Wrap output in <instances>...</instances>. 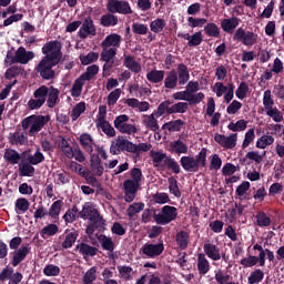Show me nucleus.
<instances>
[{
  "mask_svg": "<svg viewBox=\"0 0 284 284\" xmlns=\"http://www.w3.org/2000/svg\"><path fill=\"white\" fill-rule=\"evenodd\" d=\"M44 276H59L61 274V268L54 264H48L43 268Z\"/></svg>",
  "mask_w": 284,
  "mask_h": 284,
  "instance_id": "obj_62",
  "label": "nucleus"
},
{
  "mask_svg": "<svg viewBox=\"0 0 284 284\" xmlns=\"http://www.w3.org/2000/svg\"><path fill=\"white\" fill-rule=\"evenodd\" d=\"M146 79L150 83H161L165 79V71L163 70H151L146 73Z\"/></svg>",
  "mask_w": 284,
  "mask_h": 284,
  "instance_id": "obj_37",
  "label": "nucleus"
},
{
  "mask_svg": "<svg viewBox=\"0 0 284 284\" xmlns=\"http://www.w3.org/2000/svg\"><path fill=\"white\" fill-rule=\"evenodd\" d=\"M20 176H34V166L30 162H24L19 165Z\"/></svg>",
  "mask_w": 284,
  "mask_h": 284,
  "instance_id": "obj_57",
  "label": "nucleus"
},
{
  "mask_svg": "<svg viewBox=\"0 0 284 284\" xmlns=\"http://www.w3.org/2000/svg\"><path fill=\"white\" fill-rule=\"evenodd\" d=\"M178 37L180 39H185V41H189V48H196V45H201V43H203V33H201V31L195 32L193 36H190V33L179 32Z\"/></svg>",
  "mask_w": 284,
  "mask_h": 284,
  "instance_id": "obj_20",
  "label": "nucleus"
},
{
  "mask_svg": "<svg viewBox=\"0 0 284 284\" xmlns=\"http://www.w3.org/2000/svg\"><path fill=\"white\" fill-rule=\"evenodd\" d=\"M100 26H102V28H114V26H119V17L109 11V13L100 18Z\"/></svg>",
  "mask_w": 284,
  "mask_h": 284,
  "instance_id": "obj_26",
  "label": "nucleus"
},
{
  "mask_svg": "<svg viewBox=\"0 0 284 284\" xmlns=\"http://www.w3.org/2000/svg\"><path fill=\"white\" fill-rule=\"evenodd\" d=\"M144 207H145V204L143 202L133 203L128 207L126 214L130 219H134V216H136L139 212H143Z\"/></svg>",
  "mask_w": 284,
  "mask_h": 284,
  "instance_id": "obj_50",
  "label": "nucleus"
},
{
  "mask_svg": "<svg viewBox=\"0 0 284 284\" xmlns=\"http://www.w3.org/2000/svg\"><path fill=\"white\" fill-rule=\"evenodd\" d=\"M63 207V200H57L52 203L48 211V215L51 216V219H59V215L61 214V209Z\"/></svg>",
  "mask_w": 284,
  "mask_h": 284,
  "instance_id": "obj_44",
  "label": "nucleus"
},
{
  "mask_svg": "<svg viewBox=\"0 0 284 284\" xmlns=\"http://www.w3.org/2000/svg\"><path fill=\"white\" fill-rule=\"evenodd\" d=\"M255 219L258 227H270L272 225V219L267 215L266 212H257Z\"/></svg>",
  "mask_w": 284,
  "mask_h": 284,
  "instance_id": "obj_40",
  "label": "nucleus"
},
{
  "mask_svg": "<svg viewBox=\"0 0 284 284\" xmlns=\"http://www.w3.org/2000/svg\"><path fill=\"white\" fill-rule=\"evenodd\" d=\"M28 141V136L23 132H14L10 135V143L11 145H26Z\"/></svg>",
  "mask_w": 284,
  "mask_h": 284,
  "instance_id": "obj_46",
  "label": "nucleus"
},
{
  "mask_svg": "<svg viewBox=\"0 0 284 284\" xmlns=\"http://www.w3.org/2000/svg\"><path fill=\"white\" fill-rule=\"evenodd\" d=\"M139 182H134L133 180H125L123 182L124 187V201L126 203H132L134 199H136V192H139Z\"/></svg>",
  "mask_w": 284,
  "mask_h": 284,
  "instance_id": "obj_15",
  "label": "nucleus"
},
{
  "mask_svg": "<svg viewBox=\"0 0 284 284\" xmlns=\"http://www.w3.org/2000/svg\"><path fill=\"white\" fill-rule=\"evenodd\" d=\"M62 49L63 44L59 40L45 42L41 48V52L44 57H42L40 62L36 65L34 72L40 74L43 81H52V79L57 77L54 68H57L63 59Z\"/></svg>",
  "mask_w": 284,
  "mask_h": 284,
  "instance_id": "obj_1",
  "label": "nucleus"
},
{
  "mask_svg": "<svg viewBox=\"0 0 284 284\" xmlns=\"http://www.w3.org/2000/svg\"><path fill=\"white\" fill-rule=\"evenodd\" d=\"M165 250V245L163 244V240H160L158 244L145 243L141 247L142 254L148 258H156V256H161Z\"/></svg>",
  "mask_w": 284,
  "mask_h": 284,
  "instance_id": "obj_11",
  "label": "nucleus"
},
{
  "mask_svg": "<svg viewBox=\"0 0 284 284\" xmlns=\"http://www.w3.org/2000/svg\"><path fill=\"white\" fill-rule=\"evenodd\" d=\"M239 23H241V19H239L237 17H232L229 19H223L221 21V28L227 34H234V31L236 30V28H239Z\"/></svg>",
  "mask_w": 284,
  "mask_h": 284,
  "instance_id": "obj_21",
  "label": "nucleus"
},
{
  "mask_svg": "<svg viewBox=\"0 0 284 284\" xmlns=\"http://www.w3.org/2000/svg\"><path fill=\"white\" fill-rule=\"evenodd\" d=\"M175 243L180 250H187V245H190V232L180 231L175 235Z\"/></svg>",
  "mask_w": 284,
  "mask_h": 284,
  "instance_id": "obj_30",
  "label": "nucleus"
},
{
  "mask_svg": "<svg viewBox=\"0 0 284 284\" xmlns=\"http://www.w3.org/2000/svg\"><path fill=\"white\" fill-rule=\"evenodd\" d=\"M106 10L111 14H132V7L125 0H108Z\"/></svg>",
  "mask_w": 284,
  "mask_h": 284,
  "instance_id": "obj_9",
  "label": "nucleus"
},
{
  "mask_svg": "<svg viewBox=\"0 0 284 284\" xmlns=\"http://www.w3.org/2000/svg\"><path fill=\"white\" fill-rule=\"evenodd\" d=\"M98 241L102 250H104V252H109V258H114V250L116 248V244L114 243V240H112V237L105 234H101L98 237Z\"/></svg>",
  "mask_w": 284,
  "mask_h": 284,
  "instance_id": "obj_17",
  "label": "nucleus"
},
{
  "mask_svg": "<svg viewBox=\"0 0 284 284\" xmlns=\"http://www.w3.org/2000/svg\"><path fill=\"white\" fill-rule=\"evenodd\" d=\"M263 105L266 112V116L273 119L275 123L283 121V112L278 108L274 106V99H272V91L266 90L263 95Z\"/></svg>",
  "mask_w": 284,
  "mask_h": 284,
  "instance_id": "obj_5",
  "label": "nucleus"
},
{
  "mask_svg": "<svg viewBox=\"0 0 284 284\" xmlns=\"http://www.w3.org/2000/svg\"><path fill=\"white\" fill-rule=\"evenodd\" d=\"M123 65L134 74H139L142 70L141 64L132 55H124Z\"/></svg>",
  "mask_w": 284,
  "mask_h": 284,
  "instance_id": "obj_32",
  "label": "nucleus"
},
{
  "mask_svg": "<svg viewBox=\"0 0 284 284\" xmlns=\"http://www.w3.org/2000/svg\"><path fill=\"white\" fill-rule=\"evenodd\" d=\"M211 267L212 266H210V261L207 260V257H205V254L200 253L197 255V272L200 276H205V274L210 272Z\"/></svg>",
  "mask_w": 284,
  "mask_h": 284,
  "instance_id": "obj_28",
  "label": "nucleus"
},
{
  "mask_svg": "<svg viewBox=\"0 0 284 284\" xmlns=\"http://www.w3.org/2000/svg\"><path fill=\"white\" fill-rule=\"evenodd\" d=\"M144 125L151 130V132H159V121L156 120V115L154 113L145 115Z\"/></svg>",
  "mask_w": 284,
  "mask_h": 284,
  "instance_id": "obj_42",
  "label": "nucleus"
},
{
  "mask_svg": "<svg viewBox=\"0 0 284 284\" xmlns=\"http://www.w3.org/2000/svg\"><path fill=\"white\" fill-rule=\"evenodd\" d=\"M205 99V93L199 92V93H189L186 97V102L189 105H199Z\"/></svg>",
  "mask_w": 284,
  "mask_h": 284,
  "instance_id": "obj_53",
  "label": "nucleus"
},
{
  "mask_svg": "<svg viewBox=\"0 0 284 284\" xmlns=\"http://www.w3.org/2000/svg\"><path fill=\"white\" fill-rule=\"evenodd\" d=\"M97 74H99V65L92 64L87 68V71L82 73L81 77L87 81H92Z\"/></svg>",
  "mask_w": 284,
  "mask_h": 284,
  "instance_id": "obj_56",
  "label": "nucleus"
},
{
  "mask_svg": "<svg viewBox=\"0 0 284 284\" xmlns=\"http://www.w3.org/2000/svg\"><path fill=\"white\" fill-rule=\"evenodd\" d=\"M132 32L133 34H140V36H143V34H148V24H143L141 22H133L132 26Z\"/></svg>",
  "mask_w": 284,
  "mask_h": 284,
  "instance_id": "obj_63",
  "label": "nucleus"
},
{
  "mask_svg": "<svg viewBox=\"0 0 284 284\" xmlns=\"http://www.w3.org/2000/svg\"><path fill=\"white\" fill-rule=\"evenodd\" d=\"M189 104L187 102H178L171 105V114H185L187 112Z\"/></svg>",
  "mask_w": 284,
  "mask_h": 284,
  "instance_id": "obj_59",
  "label": "nucleus"
},
{
  "mask_svg": "<svg viewBox=\"0 0 284 284\" xmlns=\"http://www.w3.org/2000/svg\"><path fill=\"white\" fill-rule=\"evenodd\" d=\"M100 61H103V74L110 72L114 68V57H116V48H103L100 54Z\"/></svg>",
  "mask_w": 284,
  "mask_h": 284,
  "instance_id": "obj_12",
  "label": "nucleus"
},
{
  "mask_svg": "<svg viewBox=\"0 0 284 284\" xmlns=\"http://www.w3.org/2000/svg\"><path fill=\"white\" fill-rule=\"evenodd\" d=\"M179 85V75L176 70H171L164 79V88L166 90H174Z\"/></svg>",
  "mask_w": 284,
  "mask_h": 284,
  "instance_id": "obj_34",
  "label": "nucleus"
},
{
  "mask_svg": "<svg viewBox=\"0 0 284 284\" xmlns=\"http://www.w3.org/2000/svg\"><path fill=\"white\" fill-rule=\"evenodd\" d=\"M150 156L153 161L154 168L165 166V161H168V159H170V156H168V154H165L161 151H154V150H152L150 152Z\"/></svg>",
  "mask_w": 284,
  "mask_h": 284,
  "instance_id": "obj_27",
  "label": "nucleus"
},
{
  "mask_svg": "<svg viewBox=\"0 0 284 284\" xmlns=\"http://www.w3.org/2000/svg\"><path fill=\"white\" fill-rule=\"evenodd\" d=\"M79 207L77 205H73L72 209H69L65 214L63 215V220L65 223H74L77 219H79Z\"/></svg>",
  "mask_w": 284,
  "mask_h": 284,
  "instance_id": "obj_54",
  "label": "nucleus"
},
{
  "mask_svg": "<svg viewBox=\"0 0 284 284\" xmlns=\"http://www.w3.org/2000/svg\"><path fill=\"white\" fill-rule=\"evenodd\" d=\"M32 59H34V52L27 51L24 47H19L16 53L12 52V50L7 52L4 62L9 63V65H14V63L26 65L30 63Z\"/></svg>",
  "mask_w": 284,
  "mask_h": 284,
  "instance_id": "obj_3",
  "label": "nucleus"
},
{
  "mask_svg": "<svg viewBox=\"0 0 284 284\" xmlns=\"http://www.w3.org/2000/svg\"><path fill=\"white\" fill-rule=\"evenodd\" d=\"M90 170L94 176H103V172H105L103 162L97 153L90 155Z\"/></svg>",
  "mask_w": 284,
  "mask_h": 284,
  "instance_id": "obj_19",
  "label": "nucleus"
},
{
  "mask_svg": "<svg viewBox=\"0 0 284 284\" xmlns=\"http://www.w3.org/2000/svg\"><path fill=\"white\" fill-rule=\"evenodd\" d=\"M165 26H168V23L165 22V19L158 18L151 21L150 30L151 32H154V34H159V32H163V30H165Z\"/></svg>",
  "mask_w": 284,
  "mask_h": 284,
  "instance_id": "obj_43",
  "label": "nucleus"
},
{
  "mask_svg": "<svg viewBox=\"0 0 284 284\" xmlns=\"http://www.w3.org/2000/svg\"><path fill=\"white\" fill-rule=\"evenodd\" d=\"M179 210L175 206L164 205L160 213H154L153 219L158 225H170L172 221H176Z\"/></svg>",
  "mask_w": 284,
  "mask_h": 284,
  "instance_id": "obj_6",
  "label": "nucleus"
},
{
  "mask_svg": "<svg viewBox=\"0 0 284 284\" xmlns=\"http://www.w3.org/2000/svg\"><path fill=\"white\" fill-rule=\"evenodd\" d=\"M80 61L82 65H90V63H94V61H99V53L91 51L87 55H80Z\"/></svg>",
  "mask_w": 284,
  "mask_h": 284,
  "instance_id": "obj_58",
  "label": "nucleus"
},
{
  "mask_svg": "<svg viewBox=\"0 0 284 284\" xmlns=\"http://www.w3.org/2000/svg\"><path fill=\"white\" fill-rule=\"evenodd\" d=\"M164 168L171 170L173 174H181V165L172 156H169L166 160H164Z\"/></svg>",
  "mask_w": 284,
  "mask_h": 284,
  "instance_id": "obj_47",
  "label": "nucleus"
},
{
  "mask_svg": "<svg viewBox=\"0 0 284 284\" xmlns=\"http://www.w3.org/2000/svg\"><path fill=\"white\" fill-rule=\"evenodd\" d=\"M203 250L211 261H221V248L216 244L205 243Z\"/></svg>",
  "mask_w": 284,
  "mask_h": 284,
  "instance_id": "obj_23",
  "label": "nucleus"
},
{
  "mask_svg": "<svg viewBox=\"0 0 284 284\" xmlns=\"http://www.w3.org/2000/svg\"><path fill=\"white\" fill-rule=\"evenodd\" d=\"M183 125H185V122L179 119L164 123L162 125V130H169V132H181V130H183Z\"/></svg>",
  "mask_w": 284,
  "mask_h": 284,
  "instance_id": "obj_36",
  "label": "nucleus"
},
{
  "mask_svg": "<svg viewBox=\"0 0 284 284\" xmlns=\"http://www.w3.org/2000/svg\"><path fill=\"white\" fill-rule=\"evenodd\" d=\"M180 164L185 172L196 173L200 169L207 165V149L203 148L195 156L183 155Z\"/></svg>",
  "mask_w": 284,
  "mask_h": 284,
  "instance_id": "obj_2",
  "label": "nucleus"
},
{
  "mask_svg": "<svg viewBox=\"0 0 284 284\" xmlns=\"http://www.w3.org/2000/svg\"><path fill=\"white\" fill-rule=\"evenodd\" d=\"M85 112V102H80L75 104V106L71 111V119L72 121H77L81 114Z\"/></svg>",
  "mask_w": 284,
  "mask_h": 284,
  "instance_id": "obj_61",
  "label": "nucleus"
},
{
  "mask_svg": "<svg viewBox=\"0 0 284 284\" xmlns=\"http://www.w3.org/2000/svg\"><path fill=\"white\" fill-rule=\"evenodd\" d=\"M22 68L19 65H13L9 69H7L6 73H4V79H7V81H12V79H17V77H19V74H21L22 72Z\"/></svg>",
  "mask_w": 284,
  "mask_h": 284,
  "instance_id": "obj_55",
  "label": "nucleus"
},
{
  "mask_svg": "<svg viewBox=\"0 0 284 284\" xmlns=\"http://www.w3.org/2000/svg\"><path fill=\"white\" fill-rule=\"evenodd\" d=\"M48 92H50V89L45 85L38 88L33 92L34 99L28 101L29 110H39L40 108H43V104L48 101Z\"/></svg>",
  "mask_w": 284,
  "mask_h": 284,
  "instance_id": "obj_7",
  "label": "nucleus"
},
{
  "mask_svg": "<svg viewBox=\"0 0 284 284\" xmlns=\"http://www.w3.org/2000/svg\"><path fill=\"white\" fill-rule=\"evenodd\" d=\"M101 48H121V36L111 33L101 42Z\"/></svg>",
  "mask_w": 284,
  "mask_h": 284,
  "instance_id": "obj_25",
  "label": "nucleus"
},
{
  "mask_svg": "<svg viewBox=\"0 0 284 284\" xmlns=\"http://www.w3.org/2000/svg\"><path fill=\"white\" fill-rule=\"evenodd\" d=\"M50 122V115H34L32 118L31 128L28 131L29 136H37L43 126Z\"/></svg>",
  "mask_w": 284,
  "mask_h": 284,
  "instance_id": "obj_13",
  "label": "nucleus"
},
{
  "mask_svg": "<svg viewBox=\"0 0 284 284\" xmlns=\"http://www.w3.org/2000/svg\"><path fill=\"white\" fill-rule=\"evenodd\" d=\"M172 102L170 100H165L162 103L159 104L158 109L153 112V114H155L156 119H159V116H163L164 114H172V112H170Z\"/></svg>",
  "mask_w": 284,
  "mask_h": 284,
  "instance_id": "obj_41",
  "label": "nucleus"
},
{
  "mask_svg": "<svg viewBox=\"0 0 284 284\" xmlns=\"http://www.w3.org/2000/svg\"><path fill=\"white\" fill-rule=\"evenodd\" d=\"M234 41H241L243 45L252 47L258 43V34L254 33L253 31H245L243 28H239L234 36Z\"/></svg>",
  "mask_w": 284,
  "mask_h": 284,
  "instance_id": "obj_10",
  "label": "nucleus"
},
{
  "mask_svg": "<svg viewBox=\"0 0 284 284\" xmlns=\"http://www.w3.org/2000/svg\"><path fill=\"white\" fill-rule=\"evenodd\" d=\"M75 250H79L80 254L85 258V256H97L99 254V248L94 247L85 242L77 245Z\"/></svg>",
  "mask_w": 284,
  "mask_h": 284,
  "instance_id": "obj_29",
  "label": "nucleus"
},
{
  "mask_svg": "<svg viewBox=\"0 0 284 284\" xmlns=\"http://www.w3.org/2000/svg\"><path fill=\"white\" fill-rule=\"evenodd\" d=\"M78 37L80 39H88V37H97V27L94 26V20L91 17H87L82 22L81 28L78 31Z\"/></svg>",
  "mask_w": 284,
  "mask_h": 284,
  "instance_id": "obj_14",
  "label": "nucleus"
},
{
  "mask_svg": "<svg viewBox=\"0 0 284 284\" xmlns=\"http://www.w3.org/2000/svg\"><path fill=\"white\" fill-rule=\"evenodd\" d=\"M27 161L30 163V165H39V163H43V161H45V155L41 153L40 149H37L33 155H28Z\"/></svg>",
  "mask_w": 284,
  "mask_h": 284,
  "instance_id": "obj_49",
  "label": "nucleus"
},
{
  "mask_svg": "<svg viewBox=\"0 0 284 284\" xmlns=\"http://www.w3.org/2000/svg\"><path fill=\"white\" fill-rule=\"evenodd\" d=\"M65 239L62 242V250H70V247H72L75 243H77V239H79V231L72 229V231L70 232V230H65L64 231Z\"/></svg>",
  "mask_w": 284,
  "mask_h": 284,
  "instance_id": "obj_24",
  "label": "nucleus"
},
{
  "mask_svg": "<svg viewBox=\"0 0 284 284\" xmlns=\"http://www.w3.org/2000/svg\"><path fill=\"white\" fill-rule=\"evenodd\" d=\"M61 150L67 159H74V146H71L65 139L61 142Z\"/></svg>",
  "mask_w": 284,
  "mask_h": 284,
  "instance_id": "obj_60",
  "label": "nucleus"
},
{
  "mask_svg": "<svg viewBox=\"0 0 284 284\" xmlns=\"http://www.w3.org/2000/svg\"><path fill=\"white\" fill-rule=\"evenodd\" d=\"M78 219H83V221H91L95 227H101V225H105V221L99 210L94 209L90 202H87L82 211L78 213Z\"/></svg>",
  "mask_w": 284,
  "mask_h": 284,
  "instance_id": "obj_4",
  "label": "nucleus"
},
{
  "mask_svg": "<svg viewBox=\"0 0 284 284\" xmlns=\"http://www.w3.org/2000/svg\"><path fill=\"white\" fill-rule=\"evenodd\" d=\"M30 250H32V247L21 246L20 248L12 252L11 253L12 254V258H11L12 267H17V266L21 265V263H23V261H26L27 256L30 254Z\"/></svg>",
  "mask_w": 284,
  "mask_h": 284,
  "instance_id": "obj_16",
  "label": "nucleus"
},
{
  "mask_svg": "<svg viewBox=\"0 0 284 284\" xmlns=\"http://www.w3.org/2000/svg\"><path fill=\"white\" fill-rule=\"evenodd\" d=\"M190 81V70H187V65L180 63L178 65V82L179 85H185Z\"/></svg>",
  "mask_w": 284,
  "mask_h": 284,
  "instance_id": "obj_33",
  "label": "nucleus"
},
{
  "mask_svg": "<svg viewBox=\"0 0 284 284\" xmlns=\"http://www.w3.org/2000/svg\"><path fill=\"white\" fill-rule=\"evenodd\" d=\"M170 148H171V152L175 154H187V150H189L187 144H185L181 140L171 142Z\"/></svg>",
  "mask_w": 284,
  "mask_h": 284,
  "instance_id": "obj_39",
  "label": "nucleus"
},
{
  "mask_svg": "<svg viewBox=\"0 0 284 284\" xmlns=\"http://www.w3.org/2000/svg\"><path fill=\"white\" fill-rule=\"evenodd\" d=\"M170 194H173L175 199H181V189H179V181L174 178L168 179Z\"/></svg>",
  "mask_w": 284,
  "mask_h": 284,
  "instance_id": "obj_48",
  "label": "nucleus"
},
{
  "mask_svg": "<svg viewBox=\"0 0 284 284\" xmlns=\"http://www.w3.org/2000/svg\"><path fill=\"white\" fill-rule=\"evenodd\" d=\"M4 160L10 165H17L21 161V154L17 150L9 149L4 152Z\"/></svg>",
  "mask_w": 284,
  "mask_h": 284,
  "instance_id": "obj_38",
  "label": "nucleus"
},
{
  "mask_svg": "<svg viewBox=\"0 0 284 284\" xmlns=\"http://www.w3.org/2000/svg\"><path fill=\"white\" fill-rule=\"evenodd\" d=\"M128 121H130V116L121 114L114 119L113 125L118 132H121V134H136L139 129H136V125L128 123Z\"/></svg>",
  "mask_w": 284,
  "mask_h": 284,
  "instance_id": "obj_8",
  "label": "nucleus"
},
{
  "mask_svg": "<svg viewBox=\"0 0 284 284\" xmlns=\"http://www.w3.org/2000/svg\"><path fill=\"white\" fill-rule=\"evenodd\" d=\"M97 281V267H91L83 276V284H92Z\"/></svg>",
  "mask_w": 284,
  "mask_h": 284,
  "instance_id": "obj_64",
  "label": "nucleus"
},
{
  "mask_svg": "<svg viewBox=\"0 0 284 284\" xmlns=\"http://www.w3.org/2000/svg\"><path fill=\"white\" fill-rule=\"evenodd\" d=\"M59 94H61V91H59V89L54 88V87H50L49 88V92H48V99H47V105L48 108H54V105H57V103L59 102Z\"/></svg>",
  "mask_w": 284,
  "mask_h": 284,
  "instance_id": "obj_35",
  "label": "nucleus"
},
{
  "mask_svg": "<svg viewBox=\"0 0 284 284\" xmlns=\"http://www.w3.org/2000/svg\"><path fill=\"white\" fill-rule=\"evenodd\" d=\"M116 148H119L120 152H130L133 154L136 152V144H134L132 141L123 138V136H118L115 140Z\"/></svg>",
  "mask_w": 284,
  "mask_h": 284,
  "instance_id": "obj_22",
  "label": "nucleus"
},
{
  "mask_svg": "<svg viewBox=\"0 0 284 284\" xmlns=\"http://www.w3.org/2000/svg\"><path fill=\"white\" fill-rule=\"evenodd\" d=\"M79 143L84 150V152L90 154V156L94 154L92 152H94V148H97V144L94 143V139H92V135H90V133H82L79 136Z\"/></svg>",
  "mask_w": 284,
  "mask_h": 284,
  "instance_id": "obj_18",
  "label": "nucleus"
},
{
  "mask_svg": "<svg viewBox=\"0 0 284 284\" xmlns=\"http://www.w3.org/2000/svg\"><path fill=\"white\" fill-rule=\"evenodd\" d=\"M204 32L206 37H215L217 38L221 34V29L214 22H209L204 27Z\"/></svg>",
  "mask_w": 284,
  "mask_h": 284,
  "instance_id": "obj_52",
  "label": "nucleus"
},
{
  "mask_svg": "<svg viewBox=\"0 0 284 284\" xmlns=\"http://www.w3.org/2000/svg\"><path fill=\"white\" fill-rule=\"evenodd\" d=\"M85 81L88 80L83 79L82 75L74 80L73 85L70 90L71 97H73V99H77L81 95V93L83 92V87L85 85Z\"/></svg>",
  "mask_w": 284,
  "mask_h": 284,
  "instance_id": "obj_31",
  "label": "nucleus"
},
{
  "mask_svg": "<svg viewBox=\"0 0 284 284\" xmlns=\"http://www.w3.org/2000/svg\"><path fill=\"white\" fill-rule=\"evenodd\" d=\"M265 278V273L261 268H256L251 272L250 276L247 277L248 284H258Z\"/></svg>",
  "mask_w": 284,
  "mask_h": 284,
  "instance_id": "obj_45",
  "label": "nucleus"
},
{
  "mask_svg": "<svg viewBox=\"0 0 284 284\" xmlns=\"http://www.w3.org/2000/svg\"><path fill=\"white\" fill-rule=\"evenodd\" d=\"M97 128H101L102 132H104L106 136H116V131L113 129L112 124L108 122V120L97 122Z\"/></svg>",
  "mask_w": 284,
  "mask_h": 284,
  "instance_id": "obj_51",
  "label": "nucleus"
}]
</instances>
